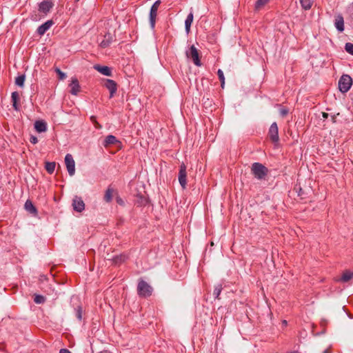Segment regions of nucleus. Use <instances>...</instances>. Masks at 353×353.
Here are the masks:
<instances>
[{
  "instance_id": "obj_24",
  "label": "nucleus",
  "mask_w": 353,
  "mask_h": 353,
  "mask_svg": "<svg viewBox=\"0 0 353 353\" xmlns=\"http://www.w3.org/2000/svg\"><path fill=\"white\" fill-rule=\"evenodd\" d=\"M56 164L54 162H47L46 163V169L50 173L52 174L55 169Z\"/></svg>"
},
{
  "instance_id": "obj_7",
  "label": "nucleus",
  "mask_w": 353,
  "mask_h": 353,
  "mask_svg": "<svg viewBox=\"0 0 353 353\" xmlns=\"http://www.w3.org/2000/svg\"><path fill=\"white\" fill-rule=\"evenodd\" d=\"M269 136L272 141L277 145L279 141V130L276 123L274 122L270 125L269 129Z\"/></svg>"
},
{
  "instance_id": "obj_37",
  "label": "nucleus",
  "mask_w": 353,
  "mask_h": 353,
  "mask_svg": "<svg viewBox=\"0 0 353 353\" xmlns=\"http://www.w3.org/2000/svg\"><path fill=\"white\" fill-rule=\"evenodd\" d=\"M59 353H72L70 350L68 349H61L59 350Z\"/></svg>"
},
{
  "instance_id": "obj_22",
  "label": "nucleus",
  "mask_w": 353,
  "mask_h": 353,
  "mask_svg": "<svg viewBox=\"0 0 353 353\" xmlns=\"http://www.w3.org/2000/svg\"><path fill=\"white\" fill-rule=\"evenodd\" d=\"M113 190L110 188H108L105 192L104 199L107 202H110L113 197Z\"/></svg>"
},
{
  "instance_id": "obj_32",
  "label": "nucleus",
  "mask_w": 353,
  "mask_h": 353,
  "mask_svg": "<svg viewBox=\"0 0 353 353\" xmlns=\"http://www.w3.org/2000/svg\"><path fill=\"white\" fill-rule=\"evenodd\" d=\"M126 257L125 256H117L114 258V261L116 263H121L122 261H124L125 260Z\"/></svg>"
},
{
  "instance_id": "obj_42",
  "label": "nucleus",
  "mask_w": 353,
  "mask_h": 353,
  "mask_svg": "<svg viewBox=\"0 0 353 353\" xmlns=\"http://www.w3.org/2000/svg\"><path fill=\"white\" fill-rule=\"evenodd\" d=\"M77 1H79V0H76Z\"/></svg>"
},
{
  "instance_id": "obj_16",
  "label": "nucleus",
  "mask_w": 353,
  "mask_h": 353,
  "mask_svg": "<svg viewBox=\"0 0 353 353\" xmlns=\"http://www.w3.org/2000/svg\"><path fill=\"white\" fill-rule=\"evenodd\" d=\"M34 128L38 132H44L47 130V123L43 121H36Z\"/></svg>"
},
{
  "instance_id": "obj_36",
  "label": "nucleus",
  "mask_w": 353,
  "mask_h": 353,
  "mask_svg": "<svg viewBox=\"0 0 353 353\" xmlns=\"http://www.w3.org/2000/svg\"><path fill=\"white\" fill-rule=\"evenodd\" d=\"M30 142L33 144H36L38 142V139L36 137L32 136L30 137Z\"/></svg>"
},
{
  "instance_id": "obj_19",
  "label": "nucleus",
  "mask_w": 353,
  "mask_h": 353,
  "mask_svg": "<svg viewBox=\"0 0 353 353\" xmlns=\"http://www.w3.org/2000/svg\"><path fill=\"white\" fill-rule=\"evenodd\" d=\"M11 98H12L13 108H14L15 110H19V107H18L17 103H18V101L19 99V93L17 92H13L12 93Z\"/></svg>"
},
{
  "instance_id": "obj_26",
  "label": "nucleus",
  "mask_w": 353,
  "mask_h": 353,
  "mask_svg": "<svg viewBox=\"0 0 353 353\" xmlns=\"http://www.w3.org/2000/svg\"><path fill=\"white\" fill-rule=\"evenodd\" d=\"M217 74H218L219 80L221 81V88H223L224 85H225V77H224L223 72L221 69H219L217 71Z\"/></svg>"
},
{
  "instance_id": "obj_12",
  "label": "nucleus",
  "mask_w": 353,
  "mask_h": 353,
  "mask_svg": "<svg viewBox=\"0 0 353 353\" xmlns=\"http://www.w3.org/2000/svg\"><path fill=\"white\" fill-rule=\"evenodd\" d=\"M52 3L49 0H44L39 4V10L44 13H47L52 8Z\"/></svg>"
},
{
  "instance_id": "obj_14",
  "label": "nucleus",
  "mask_w": 353,
  "mask_h": 353,
  "mask_svg": "<svg viewBox=\"0 0 353 353\" xmlns=\"http://www.w3.org/2000/svg\"><path fill=\"white\" fill-rule=\"evenodd\" d=\"M52 26V21H47L42 25H41L38 29L37 32L39 35H43L44 33L48 30L50 27Z\"/></svg>"
},
{
  "instance_id": "obj_25",
  "label": "nucleus",
  "mask_w": 353,
  "mask_h": 353,
  "mask_svg": "<svg viewBox=\"0 0 353 353\" xmlns=\"http://www.w3.org/2000/svg\"><path fill=\"white\" fill-rule=\"evenodd\" d=\"M25 79V75H20L17 77L15 79L16 85L20 87H23L24 85Z\"/></svg>"
},
{
  "instance_id": "obj_1",
  "label": "nucleus",
  "mask_w": 353,
  "mask_h": 353,
  "mask_svg": "<svg viewBox=\"0 0 353 353\" xmlns=\"http://www.w3.org/2000/svg\"><path fill=\"white\" fill-rule=\"evenodd\" d=\"M252 172L255 178L263 179L268 173V169L261 163H254L252 165Z\"/></svg>"
},
{
  "instance_id": "obj_17",
  "label": "nucleus",
  "mask_w": 353,
  "mask_h": 353,
  "mask_svg": "<svg viewBox=\"0 0 353 353\" xmlns=\"http://www.w3.org/2000/svg\"><path fill=\"white\" fill-rule=\"evenodd\" d=\"M193 12H190L189 14L188 15L185 21V32L187 34L190 32V27L193 21Z\"/></svg>"
},
{
  "instance_id": "obj_21",
  "label": "nucleus",
  "mask_w": 353,
  "mask_h": 353,
  "mask_svg": "<svg viewBox=\"0 0 353 353\" xmlns=\"http://www.w3.org/2000/svg\"><path fill=\"white\" fill-rule=\"evenodd\" d=\"M301 6L305 10H309L311 8L313 0H300Z\"/></svg>"
},
{
  "instance_id": "obj_15",
  "label": "nucleus",
  "mask_w": 353,
  "mask_h": 353,
  "mask_svg": "<svg viewBox=\"0 0 353 353\" xmlns=\"http://www.w3.org/2000/svg\"><path fill=\"white\" fill-rule=\"evenodd\" d=\"M94 68L103 75H105L108 77H110L112 75L111 69L108 66H101L99 65H96L94 66Z\"/></svg>"
},
{
  "instance_id": "obj_4",
  "label": "nucleus",
  "mask_w": 353,
  "mask_h": 353,
  "mask_svg": "<svg viewBox=\"0 0 353 353\" xmlns=\"http://www.w3.org/2000/svg\"><path fill=\"white\" fill-rule=\"evenodd\" d=\"M188 58H192L194 63L197 66H201V63L199 59V52L196 48L192 45L185 51Z\"/></svg>"
},
{
  "instance_id": "obj_38",
  "label": "nucleus",
  "mask_w": 353,
  "mask_h": 353,
  "mask_svg": "<svg viewBox=\"0 0 353 353\" xmlns=\"http://www.w3.org/2000/svg\"><path fill=\"white\" fill-rule=\"evenodd\" d=\"M336 115L334 114L331 116V121L332 123H336Z\"/></svg>"
},
{
  "instance_id": "obj_2",
  "label": "nucleus",
  "mask_w": 353,
  "mask_h": 353,
  "mask_svg": "<svg viewBox=\"0 0 353 353\" xmlns=\"http://www.w3.org/2000/svg\"><path fill=\"white\" fill-rule=\"evenodd\" d=\"M352 85V79L350 76L343 74L339 81V88L342 92H347Z\"/></svg>"
},
{
  "instance_id": "obj_3",
  "label": "nucleus",
  "mask_w": 353,
  "mask_h": 353,
  "mask_svg": "<svg viewBox=\"0 0 353 353\" xmlns=\"http://www.w3.org/2000/svg\"><path fill=\"white\" fill-rule=\"evenodd\" d=\"M138 294L141 296H148L152 292V287L144 281H140L137 286Z\"/></svg>"
},
{
  "instance_id": "obj_31",
  "label": "nucleus",
  "mask_w": 353,
  "mask_h": 353,
  "mask_svg": "<svg viewBox=\"0 0 353 353\" xmlns=\"http://www.w3.org/2000/svg\"><path fill=\"white\" fill-rule=\"evenodd\" d=\"M345 50L350 53V54L353 55V43H347L345 44Z\"/></svg>"
},
{
  "instance_id": "obj_40",
  "label": "nucleus",
  "mask_w": 353,
  "mask_h": 353,
  "mask_svg": "<svg viewBox=\"0 0 353 353\" xmlns=\"http://www.w3.org/2000/svg\"><path fill=\"white\" fill-rule=\"evenodd\" d=\"M323 353H330L328 350H325Z\"/></svg>"
},
{
  "instance_id": "obj_6",
  "label": "nucleus",
  "mask_w": 353,
  "mask_h": 353,
  "mask_svg": "<svg viewBox=\"0 0 353 353\" xmlns=\"http://www.w3.org/2000/svg\"><path fill=\"white\" fill-rule=\"evenodd\" d=\"M161 4L160 0H157L150 8V23L152 28L154 27L155 25V19L157 15V10L159 9V5Z\"/></svg>"
},
{
  "instance_id": "obj_28",
  "label": "nucleus",
  "mask_w": 353,
  "mask_h": 353,
  "mask_svg": "<svg viewBox=\"0 0 353 353\" xmlns=\"http://www.w3.org/2000/svg\"><path fill=\"white\" fill-rule=\"evenodd\" d=\"M268 1H269V0H257V1L256 3V6H255L256 8V9L261 8V7L265 6Z\"/></svg>"
},
{
  "instance_id": "obj_5",
  "label": "nucleus",
  "mask_w": 353,
  "mask_h": 353,
  "mask_svg": "<svg viewBox=\"0 0 353 353\" xmlns=\"http://www.w3.org/2000/svg\"><path fill=\"white\" fill-rule=\"evenodd\" d=\"M65 163L70 176H73L75 173V162L70 154H67L65 157Z\"/></svg>"
},
{
  "instance_id": "obj_27",
  "label": "nucleus",
  "mask_w": 353,
  "mask_h": 353,
  "mask_svg": "<svg viewBox=\"0 0 353 353\" xmlns=\"http://www.w3.org/2000/svg\"><path fill=\"white\" fill-rule=\"evenodd\" d=\"M105 37L107 38V39L106 40L104 39L102 41H101V43H100V46L103 48L107 47L111 41L110 34L105 35Z\"/></svg>"
},
{
  "instance_id": "obj_20",
  "label": "nucleus",
  "mask_w": 353,
  "mask_h": 353,
  "mask_svg": "<svg viewBox=\"0 0 353 353\" xmlns=\"http://www.w3.org/2000/svg\"><path fill=\"white\" fill-rule=\"evenodd\" d=\"M117 142H119L117 139V138L113 135H108L106 137L105 141H104V145L108 146L111 144H114Z\"/></svg>"
},
{
  "instance_id": "obj_11",
  "label": "nucleus",
  "mask_w": 353,
  "mask_h": 353,
  "mask_svg": "<svg viewBox=\"0 0 353 353\" xmlns=\"http://www.w3.org/2000/svg\"><path fill=\"white\" fill-rule=\"evenodd\" d=\"M105 87L110 91V97L112 98L117 92V83L114 81L107 79L105 82Z\"/></svg>"
},
{
  "instance_id": "obj_13",
  "label": "nucleus",
  "mask_w": 353,
  "mask_h": 353,
  "mask_svg": "<svg viewBox=\"0 0 353 353\" xmlns=\"http://www.w3.org/2000/svg\"><path fill=\"white\" fill-rule=\"evenodd\" d=\"M334 26L339 32H342L344 30V20L341 14L336 17Z\"/></svg>"
},
{
  "instance_id": "obj_30",
  "label": "nucleus",
  "mask_w": 353,
  "mask_h": 353,
  "mask_svg": "<svg viewBox=\"0 0 353 353\" xmlns=\"http://www.w3.org/2000/svg\"><path fill=\"white\" fill-rule=\"evenodd\" d=\"M55 72L59 75V78L60 80H63L66 78V74L63 72H62L59 68H57L55 69Z\"/></svg>"
},
{
  "instance_id": "obj_35",
  "label": "nucleus",
  "mask_w": 353,
  "mask_h": 353,
  "mask_svg": "<svg viewBox=\"0 0 353 353\" xmlns=\"http://www.w3.org/2000/svg\"><path fill=\"white\" fill-rule=\"evenodd\" d=\"M279 112L281 116L285 117L288 114V110L285 108H281Z\"/></svg>"
},
{
  "instance_id": "obj_8",
  "label": "nucleus",
  "mask_w": 353,
  "mask_h": 353,
  "mask_svg": "<svg viewBox=\"0 0 353 353\" xmlns=\"http://www.w3.org/2000/svg\"><path fill=\"white\" fill-rule=\"evenodd\" d=\"M186 166L184 163H182L180 166V170L179 172V181L183 189H185L186 187Z\"/></svg>"
},
{
  "instance_id": "obj_23",
  "label": "nucleus",
  "mask_w": 353,
  "mask_h": 353,
  "mask_svg": "<svg viewBox=\"0 0 353 353\" xmlns=\"http://www.w3.org/2000/svg\"><path fill=\"white\" fill-rule=\"evenodd\" d=\"M352 278H353V272L346 271L343 274L341 281L343 282H347L350 281Z\"/></svg>"
},
{
  "instance_id": "obj_34",
  "label": "nucleus",
  "mask_w": 353,
  "mask_h": 353,
  "mask_svg": "<svg viewBox=\"0 0 353 353\" xmlns=\"http://www.w3.org/2000/svg\"><path fill=\"white\" fill-rule=\"evenodd\" d=\"M76 315H77V318L79 320H81V319H82V311H81V307H78V308L77 309V311H76Z\"/></svg>"
},
{
  "instance_id": "obj_33",
  "label": "nucleus",
  "mask_w": 353,
  "mask_h": 353,
  "mask_svg": "<svg viewBox=\"0 0 353 353\" xmlns=\"http://www.w3.org/2000/svg\"><path fill=\"white\" fill-rule=\"evenodd\" d=\"M221 292V285L216 286L214 290V295L215 296V297L217 298L220 295Z\"/></svg>"
},
{
  "instance_id": "obj_18",
  "label": "nucleus",
  "mask_w": 353,
  "mask_h": 353,
  "mask_svg": "<svg viewBox=\"0 0 353 353\" xmlns=\"http://www.w3.org/2000/svg\"><path fill=\"white\" fill-rule=\"evenodd\" d=\"M24 208H25L26 210H27L28 212H29L31 214H36L37 212L36 208L34 206L33 203L30 200H27L26 201Z\"/></svg>"
},
{
  "instance_id": "obj_9",
  "label": "nucleus",
  "mask_w": 353,
  "mask_h": 353,
  "mask_svg": "<svg viewBox=\"0 0 353 353\" xmlns=\"http://www.w3.org/2000/svg\"><path fill=\"white\" fill-rule=\"evenodd\" d=\"M70 88V93L73 95H77L80 91V85L78 79L76 77L71 79V82L69 85Z\"/></svg>"
},
{
  "instance_id": "obj_29",
  "label": "nucleus",
  "mask_w": 353,
  "mask_h": 353,
  "mask_svg": "<svg viewBox=\"0 0 353 353\" xmlns=\"http://www.w3.org/2000/svg\"><path fill=\"white\" fill-rule=\"evenodd\" d=\"M34 302L37 304L43 303L45 301V298L42 295H36L34 299Z\"/></svg>"
},
{
  "instance_id": "obj_10",
  "label": "nucleus",
  "mask_w": 353,
  "mask_h": 353,
  "mask_svg": "<svg viewBox=\"0 0 353 353\" xmlns=\"http://www.w3.org/2000/svg\"><path fill=\"white\" fill-rule=\"evenodd\" d=\"M73 208L74 210L81 212L85 209V204L83 201L78 196H75L72 203Z\"/></svg>"
},
{
  "instance_id": "obj_41",
  "label": "nucleus",
  "mask_w": 353,
  "mask_h": 353,
  "mask_svg": "<svg viewBox=\"0 0 353 353\" xmlns=\"http://www.w3.org/2000/svg\"><path fill=\"white\" fill-rule=\"evenodd\" d=\"M283 324H285V325H286V324H287V321H283Z\"/></svg>"
},
{
  "instance_id": "obj_39",
  "label": "nucleus",
  "mask_w": 353,
  "mask_h": 353,
  "mask_svg": "<svg viewBox=\"0 0 353 353\" xmlns=\"http://www.w3.org/2000/svg\"><path fill=\"white\" fill-rule=\"evenodd\" d=\"M322 116L324 119H327L329 117V114L326 112H322Z\"/></svg>"
}]
</instances>
